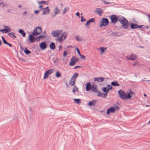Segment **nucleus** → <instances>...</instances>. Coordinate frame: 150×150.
I'll return each instance as SVG.
<instances>
[{
	"label": "nucleus",
	"instance_id": "1",
	"mask_svg": "<svg viewBox=\"0 0 150 150\" xmlns=\"http://www.w3.org/2000/svg\"><path fill=\"white\" fill-rule=\"evenodd\" d=\"M120 98L123 100L130 99L132 98V95L134 94V93L131 90L130 92L125 93L121 89L119 90L118 92Z\"/></svg>",
	"mask_w": 150,
	"mask_h": 150
},
{
	"label": "nucleus",
	"instance_id": "2",
	"mask_svg": "<svg viewBox=\"0 0 150 150\" xmlns=\"http://www.w3.org/2000/svg\"><path fill=\"white\" fill-rule=\"evenodd\" d=\"M118 21L121 23L123 28L127 29L128 28L129 25L128 21L125 18L122 16L119 17Z\"/></svg>",
	"mask_w": 150,
	"mask_h": 150
},
{
	"label": "nucleus",
	"instance_id": "3",
	"mask_svg": "<svg viewBox=\"0 0 150 150\" xmlns=\"http://www.w3.org/2000/svg\"><path fill=\"white\" fill-rule=\"evenodd\" d=\"M119 109V107L117 106L112 107L107 110L106 111V114L107 115H109L110 113H114L116 110H117Z\"/></svg>",
	"mask_w": 150,
	"mask_h": 150
},
{
	"label": "nucleus",
	"instance_id": "4",
	"mask_svg": "<svg viewBox=\"0 0 150 150\" xmlns=\"http://www.w3.org/2000/svg\"><path fill=\"white\" fill-rule=\"evenodd\" d=\"M67 34V32H64L61 35V36L58 37L57 39L60 42H61L63 40L65 39Z\"/></svg>",
	"mask_w": 150,
	"mask_h": 150
},
{
	"label": "nucleus",
	"instance_id": "5",
	"mask_svg": "<svg viewBox=\"0 0 150 150\" xmlns=\"http://www.w3.org/2000/svg\"><path fill=\"white\" fill-rule=\"evenodd\" d=\"M109 21L108 19L105 18H103L100 23V26L101 27L103 26H105L108 24Z\"/></svg>",
	"mask_w": 150,
	"mask_h": 150
},
{
	"label": "nucleus",
	"instance_id": "6",
	"mask_svg": "<svg viewBox=\"0 0 150 150\" xmlns=\"http://www.w3.org/2000/svg\"><path fill=\"white\" fill-rule=\"evenodd\" d=\"M53 72V69H50L46 71L45 73L43 78L44 79H47L49 75Z\"/></svg>",
	"mask_w": 150,
	"mask_h": 150
},
{
	"label": "nucleus",
	"instance_id": "7",
	"mask_svg": "<svg viewBox=\"0 0 150 150\" xmlns=\"http://www.w3.org/2000/svg\"><path fill=\"white\" fill-rule=\"evenodd\" d=\"M94 12L100 16L103 13V10L101 8H97L95 9Z\"/></svg>",
	"mask_w": 150,
	"mask_h": 150
},
{
	"label": "nucleus",
	"instance_id": "8",
	"mask_svg": "<svg viewBox=\"0 0 150 150\" xmlns=\"http://www.w3.org/2000/svg\"><path fill=\"white\" fill-rule=\"evenodd\" d=\"M77 61V58L74 57H72L70 60L69 65L70 66H72L74 65Z\"/></svg>",
	"mask_w": 150,
	"mask_h": 150
},
{
	"label": "nucleus",
	"instance_id": "9",
	"mask_svg": "<svg viewBox=\"0 0 150 150\" xmlns=\"http://www.w3.org/2000/svg\"><path fill=\"white\" fill-rule=\"evenodd\" d=\"M42 31V29L40 27H37L34 30L33 34L35 35H37L40 34Z\"/></svg>",
	"mask_w": 150,
	"mask_h": 150
},
{
	"label": "nucleus",
	"instance_id": "10",
	"mask_svg": "<svg viewBox=\"0 0 150 150\" xmlns=\"http://www.w3.org/2000/svg\"><path fill=\"white\" fill-rule=\"evenodd\" d=\"M112 87L110 85L107 86L106 87H103L102 88L103 91L107 93L109 91L112 89Z\"/></svg>",
	"mask_w": 150,
	"mask_h": 150
},
{
	"label": "nucleus",
	"instance_id": "11",
	"mask_svg": "<svg viewBox=\"0 0 150 150\" xmlns=\"http://www.w3.org/2000/svg\"><path fill=\"white\" fill-rule=\"evenodd\" d=\"M62 30H56L52 32V35L54 37H56L59 35L62 32Z\"/></svg>",
	"mask_w": 150,
	"mask_h": 150
},
{
	"label": "nucleus",
	"instance_id": "12",
	"mask_svg": "<svg viewBox=\"0 0 150 150\" xmlns=\"http://www.w3.org/2000/svg\"><path fill=\"white\" fill-rule=\"evenodd\" d=\"M91 90L92 91L97 93L98 92V90L97 88V86L95 84H93L91 85Z\"/></svg>",
	"mask_w": 150,
	"mask_h": 150
},
{
	"label": "nucleus",
	"instance_id": "13",
	"mask_svg": "<svg viewBox=\"0 0 150 150\" xmlns=\"http://www.w3.org/2000/svg\"><path fill=\"white\" fill-rule=\"evenodd\" d=\"M118 18H118L117 16L115 15H112L110 17V19L112 22L114 23H116L117 22L118 19Z\"/></svg>",
	"mask_w": 150,
	"mask_h": 150
},
{
	"label": "nucleus",
	"instance_id": "14",
	"mask_svg": "<svg viewBox=\"0 0 150 150\" xmlns=\"http://www.w3.org/2000/svg\"><path fill=\"white\" fill-rule=\"evenodd\" d=\"M60 12V10L59 8L57 7H55L54 8V14L52 15V16L53 17L57 15Z\"/></svg>",
	"mask_w": 150,
	"mask_h": 150
},
{
	"label": "nucleus",
	"instance_id": "15",
	"mask_svg": "<svg viewBox=\"0 0 150 150\" xmlns=\"http://www.w3.org/2000/svg\"><path fill=\"white\" fill-rule=\"evenodd\" d=\"M43 14L44 15H46L50 13V10L49 8V7L47 6L46 8H44L42 9Z\"/></svg>",
	"mask_w": 150,
	"mask_h": 150
},
{
	"label": "nucleus",
	"instance_id": "16",
	"mask_svg": "<svg viewBox=\"0 0 150 150\" xmlns=\"http://www.w3.org/2000/svg\"><path fill=\"white\" fill-rule=\"evenodd\" d=\"M126 58L128 59L133 60L137 58V56L134 54H131L130 56H127Z\"/></svg>",
	"mask_w": 150,
	"mask_h": 150
},
{
	"label": "nucleus",
	"instance_id": "17",
	"mask_svg": "<svg viewBox=\"0 0 150 150\" xmlns=\"http://www.w3.org/2000/svg\"><path fill=\"white\" fill-rule=\"evenodd\" d=\"M142 25H138L136 24H132L131 25V28L133 29L140 28L142 27Z\"/></svg>",
	"mask_w": 150,
	"mask_h": 150
},
{
	"label": "nucleus",
	"instance_id": "18",
	"mask_svg": "<svg viewBox=\"0 0 150 150\" xmlns=\"http://www.w3.org/2000/svg\"><path fill=\"white\" fill-rule=\"evenodd\" d=\"M38 3L39 4H40V5L39 6V8L40 9H41L43 6L42 5H41V4H48V2L47 1H38Z\"/></svg>",
	"mask_w": 150,
	"mask_h": 150
},
{
	"label": "nucleus",
	"instance_id": "19",
	"mask_svg": "<svg viewBox=\"0 0 150 150\" xmlns=\"http://www.w3.org/2000/svg\"><path fill=\"white\" fill-rule=\"evenodd\" d=\"M47 46L46 42H42L41 43L40 45V48L42 50L45 49Z\"/></svg>",
	"mask_w": 150,
	"mask_h": 150
},
{
	"label": "nucleus",
	"instance_id": "20",
	"mask_svg": "<svg viewBox=\"0 0 150 150\" xmlns=\"http://www.w3.org/2000/svg\"><path fill=\"white\" fill-rule=\"evenodd\" d=\"M105 79L103 77H96L94 78V80L95 81H97L99 82H102Z\"/></svg>",
	"mask_w": 150,
	"mask_h": 150
},
{
	"label": "nucleus",
	"instance_id": "21",
	"mask_svg": "<svg viewBox=\"0 0 150 150\" xmlns=\"http://www.w3.org/2000/svg\"><path fill=\"white\" fill-rule=\"evenodd\" d=\"M91 85L90 82H88L86 84V90L87 91H89L91 90Z\"/></svg>",
	"mask_w": 150,
	"mask_h": 150
},
{
	"label": "nucleus",
	"instance_id": "22",
	"mask_svg": "<svg viewBox=\"0 0 150 150\" xmlns=\"http://www.w3.org/2000/svg\"><path fill=\"white\" fill-rule=\"evenodd\" d=\"M106 48H105L103 47H101L98 49L97 50L98 51H100V54L101 55L103 54V53H104V51H105L106 50Z\"/></svg>",
	"mask_w": 150,
	"mask_h": 150
},
{
	"label": "nucleus",
	"instance_id": "23",
	"mask_svg": "<svg viewBox=\"0 0 150 150\" xmlns=\"http://www.w3.org/2000/svg\"><path fill=\"white\" fill-rule=\"evenodd\" d=\"M76 80H74V79H71L69 83V84L71 86H73L74 85V84L75 83Z\"/></svg>",
	"mask_w": 150,
	"mask_h": 150
},
{
	"label": "nucleus",
	"instance_id": "24",
	"mask_svg": "<svg viewBox=\"0 0 150 150\" xmlns=\"http://www.w3.org/2000/svg\"><path fill=\"white\" fill-rule=\"evenodd\" d=\"M96 102L97 100H93L90 101L88 103V105L89 106H94L95 105Z\"/></svg>",
	"mask_w": 150,
	"mask_h": 150
},
{
	"label": "nucleus",
	"instance_id": "25",
	"mask_svg": "<svg viewBox=\"0 0 150 150\" xmlns=\"http://www.w3.org/2000/svg\"><path fill=\"white\" fill-rule=\"evenodd\" d=\"M46 37V33L45 32H44L42 33L40 35L39 37H37V38L38 39V41H39L40 40V39H39V38H45Z\"/></svg>",
	"mask_w": 150,
	"mask_h": 150
},
{
	"label": "nucleus",
	"instance_id": "26",
	"mask_svg": "<svg viewBox=\"0 0 150 150\" xmlns=\"http://www.w3.org/2000/svg\"><path fill=\"white\" fill-rule=\"evenodd\" d=\"M29 39L31 42H35V37L32 34H31L29 36Z\"/></svg>",
	"mask_w": 150,
	"mask_h": 150
},
{
	"label": "nucleus",
	"instance_id": "27",
	"mask_svg": "<svg viewBox=\"0 0 150 150\" xmlns=\"http://www.w3.org/2000/svg\"><path fill=\"white\" fill-rule=\"evenodd\" d=\"M107 95V93H100V92H98V94L97 95L98 96H101L102 97H103L104 98H105Z\"/></svg>",
	"mask_w": 150,
	"mask_h": 150
},
{
	"label": "nucleus",
	"instance_id": "28",
	"mask_svg": "<svg viewBox=\"0 0 150 150\" xmlns=\"http://www.w3.org/2000/svg\"><path fill=\"white\" fill-rule=\"evenodd\" d=\"M76 40L78 41H81L83 40V38L78 35H76L75 37Z\"/></svg>",
	"mask_w": 150,
	"mask_h": 150
},
{
	"label": "nucleus",
	"instance_id": "29",
	"mask_svg": "<svg viewBox=\"0 0 150 150\" xmlns=\"http://www.w3.org/2000/svg\"><path fill=\"white\" fill-rule=\"evenodd\" d=\"M79 76L78 73H74L71 77V78L76 80L78 76Z\"/></svg>",
	"mask_w": 150,
	"mask_h": 150
},
{
	"label": "nucleus",
	"instance_id": "30",
	"mask_svg": "<svg viewBox=\"0 0 150 150\" xmlns=\"http://www.w3.org/2000/svg\"><path fill=\"white\" fill-rule=\"evenodd\" d=\"M8 35L10 37L14 39L16 38L14 34L13 33H9L8 34Z\"/></svg>",
	"mask_w": 150,
	"mask_h": 150
},
{
	"label": "nucleus",
	"instance_id": "31",
	"mask_svg": "<svg viewBox=\"0 0 150 150\" xmlns=\"http://www.w3.org/2000/svg\"><path fill=\"white\" fill-rule=\"evenodd\" d=\"M69 10V8L68 7H65L63 10V12H62V14L64 15L65 14L66 12L68 11Z\"/></svg>",
	"mask_w": 150,
	"mask_h": 150
},
{
	"label": "nucleus",
	"instance_id": "32",
	"mask_svg": "<svg viewBox=\"0 0 150 150\" xmlns=\"http://www.w3.org/2000/svg\"><path fill=\"white\" fill-rule=\"evenodd\" d=\"M111 84L112 85L115 86H120V84L116 81L112 82H111Z\"/></svg>",
	"mask_w": 150,
	"mask_h": 150
},
{
	"label": "nucleus",
	"instance_id": "33",
	"mask_svg": "<svg viewBox=\"0 0 150 150\" xmlns=\"http://www.w3.org/2000/svg\"><path fill=\"white\" fill-rule=\"evenodd\" d=\"M50 48L51 50H54L55 49V45L53 42H52L50 45Z\"/></svg>",
	"mask_w": 150,
	"mask_h": 150
},
{
	"label": "nucleus",
	"instance_id": "34",
	"mask_svg": "<svg viewBox=\"0 0 150 150\" xmlns=\"http://www.w3.org/2000/svg\"><path fill=\"white\" fill-rule=\"evenodd\" d=\"M72 90L73 93H74L75 92L78 91V88L76 87V85H75L73 88Z\"/></svg>",
	"mask_w": 150,
	"mask_h": 150
},
{
	"label": "nucleus",
	"instance_id": "35",
	"mask_svg": "<svg viewBox=\"0 0 150 150\" xmlns=\"http://www.w3.org/2000/svg\"><path fill=\"white\" fill-rule=\"evenodd\" d=\"M4 29L6 30L7 32L8 33L11 31V30L9 27L7 26H4Z\"/></svg>",
	"mask_w": 150,
	"mask_h": 150
},
{
	"label": "nucleus",
	"instance_id": "36",
	"mask_svg": "<svg viewBox=\"0 0 150 150\" xmlns=\"http://www.w3.org/2000/svg\"><path fill=\"white\" fill-rule=\"evenodd\" d=\"M18 32L21 33L23 37H25V36L26 34L23 30L20 29L19 30Z\"/></svg>",
	"mask_w": 150,
	"mask_h": 150
},
{
	"label": "nucleus",
	"instance_id": "37",
	"mask_svg": "<svg viewBox=\"0 0 150 150\" xmlns=\"http://www.w3.org/2000/svg\"><path fill=\"white\" fill-rule=\"evenodd\" d=\"M74 102L78 104H79L81 103V100L79 99H74Z\"/></svg>",
	"mask_w": 150,
	"mask_h": 150
},
{
	"label": "nucleus",
	"instance_id": "38",
	"mask_svg": "<svg viewBox=\"0 0 150 150\" xmlns=\"http://www.w3.org/2000/svg\"><path fill=\"white\" fill-rule=\"evenodd\" d=\"M24 52L26 54H28L31 53L30 51L28 50L26 48H25Z\"/></svg>",
	"mask_w": 150,
	"mask_h": 150
},
{
	"label": "nucleus",
	"instance_id": "39",
	"mask_svg": "<svg viewBox=\"0 0 150 150\" xmlns=\"http://www.w3.org/2000/svg\"><path fill=\"white\" fill-rule=\"evenodd\" d=\"M55 76L56 77H60L61 76V74L58 71H56L55 74Z\"/></svg>",
	"mask_w": 150,
	"mask_h": 150
},
{
	"label": "nucleus",
	"instance_id": "40",
	"mask_svg": "<svg viewBox=\"0 0 150 150\" xmlns=\"http://www.w3.org/2000/svg\"><path fill=\"white\" fill-rule=\"evenodd\" d=\"M2 40L3 41V42L5 44H7L8 42H7L6 40H5V38L3 36H2L1 37Z\"/></svg>",
	"mask_w": 150,
	"mask_h": 150
},
{
	"label": "nucleus",
	"instance_id": "41",
	"mask_svg": "<svg viewBox=\"0 0 150 150\" xmlns=\"http://www.w3.org/2000/svg\"><path fill=\"white\" fill-rule=\"evenodd\" d=\"M88 21H89L90 23H92V22H94L95 21V18H92L90 19Z\"/></svg>",
	"mask_w": 150,
	"mask_h": 150
},
{
	"label": "nucleus",
	"instance_id": "42",
	"mask_svg": "<svg viewBox=\"0 0 150 150\" xmlns=\"http://www.w3.org/2000/svg\"><path fill=\"white\" fill-rule=\"evenodd\" d=\"M6 30L5 29L0 30V31L1 32L5 33H8V32H7Z\"/></svg>",
	"mask_w": 150,
	"mask_h": 150
},
{
	"label": "nucleus",
	"instance_id": "43",
	"mask_svg": "<svg viewBox=\"0 0 150 150\" xmlns=\"http://www.w3.org/2000/svg\"><path fill=\"white\" fill-rule=\"evenodd\" d=\"M101 1L105 4H111V3L105 1L104 0H101Z\"/></svg>",
	"mask_w": 150,
	"mask_h": 150
},
{
	"label": "nucleus",
	"instance_id": "44",
	"mask_svg": "<svg viewBox=\"0 0 150 150\" xmlns=\"http://www.w3.org/2000/svg\"><path fill=\"white\" fill-rule=\"evenodd\" d=\"M139 64V63L137 61H136L135 62H134V63L133 64V65L134 66H135L136 65H138Z\"/></svg>",
	"mask_w": 150,
	"mask_h": 150
},
{
	"label": "nucleus",
	"instance_id": "45",
	"mask_svg": "<svg viewBox=\"0 0 150 150\" xmlns=\"http://www.w3.org/2000/svg\"><path fill=\"white\" fill-rule=\"evenodd\" d=\"M76 50L78 54L79 55V56L81 55V54L79 49L77 47L76 48Z\"/></svg>",
	"mask_w": 150,
	"mask_h": 150
},
{
	"label": "nucleus",
	"instance_id": "46",
	"mask_svg": "<svg viewBox=\"0 0 150 150\" xmlns=\"http://www.w3.org/2000/svg\"><path fill=\"white\" fill-rule=\"evenodd\" d=\"M86 21V19L83 17H81V22H84Z\"/></svg>",
	"mask_w": 150,
	"mask_h": 150
},
{
	"label": "nucleus",
	"instance_id": "47",
	"mask_svg": "<svg viewBox=\"0 0 150 150\" xmlns=\"http://www.w3.org/2000/svg\"><path fill=\"white\" fill-rule=\"evenodd\" d=\"M5 6V5L2 3H0V6L1 7H4Z\"/></svg>",
	"mask_w": 150,
	"mask_h": 150
},
{
	"label": "nucleus",
	"instance_id": "48",
	"mask_svg": "<svg viewBox=\"0 0 150 150\" xmlns=\"http://www.w3.org/2000/svg\"><path fill=\"white\" fill-rule=\"evenodd\" d=\"M80 56L81 59H84L86 58V57L83 55H80Z\"/></svg>",
	"mask_w": 150,
	"mask_h": 150
},
{
	"label": "nucleus",
	"instance_id": "49",
	"mask_svg": "<svg viewBox=\"0 0 150 150\" xmlns=\"http://www.w3.org/2000/svg\"><path fill=\"white\" fill-rule=\"evenodd\" d=\"M67 54V52L66 51H64L63 53V56L64 57H65Z\"/></svg>",
	"mask_w": 150,
	"mask_h": 150
},
{
	"label": "nucleus",
	"instance_id": "50",
	"mask_svg": "<svg viewBox=\"0 0 150 150\" xmlns=\"http://www.w3.org/2000/svg\"><path fill=\"white\" fill-rule=\"evenodd\" d=\"M147 16L148 18L149 21L150 23V15L148 14Z\"/></svg>",
	"mask_w": 150,
	"mask_h": 150
},
{
	"label": "nucleus",
	"instance_id": "51",
	"mask_svg": "<svg viewBox=\"0 0 150 150\" xmlns=\"http://www.w3.org/2000/svg\"><path fill=\"white\" fill-rule=\"evenodd\" d=\"M39 10H35L34 11L35 13L36 14H38L39 13Z\"/></svg>",
	"mask_w": 150,
	"mask_h": 150
},
{
	"label": "nucleus",
	"instance_id": "52",
	"mask_svg": "<svg viewBox=\"0 0 150 150\" xmlns=\"http://www.w3.org/2000/svg\"><path fill=\"white\" fill-rule=\"evenodd\" d=\"M90 22H89V21H88L87 22H86V25L87 26H88L89 25V24Z\"/></svg>",
	"mask_w": 150,
	"mask_h": 150
},
{
	"label": "nucleus",
	"instance_id": "53",
	"mask_svg": "<svg viewBox=\"0 0 150 150\" xmlns=\"http://www.w3.org/2000/svg\"><path fill=\"white\" fill-rule=\"evenodd\" d=\"M80 67V66H75V67H74V69H76L79 68Z\"/></svg>",
	"mask_w": 150,
	"mask_h": 150
},
{
	"label": "nucleus",
	"instance_id": "54",
	"mask_svg": "<svg viewBox=\"0 0 150 150\" xmlns=\"http://www.w3.org/2000/svg\"><path fill=\"white\" fill-rule=\"evenodd\" d=\"M79 14H80V13L78 12H77L76 14V16H79V17H80Z\"/></svg>",
	"mask_w": 150,
	"mask_h": 150
},
{
	"label": "nucleus",
	"instance_id": "55",
	"mask_svg": "<svg viewBox=\"0 0 150 150\" xmlns=\"http://www.w3.org/2000/svg\"><path fill=\"white\" fill-rule=\"evenodd\" d=\"M7 45H8L10 47H12V45L11 44H9L8 43H7Z\"/></svg>",
	"mask_w": 150,
	"mask_h": 150
},
{
	"label": "nucleus",
	"instance_id": "56",
	"mask_svg": "<svg viewBox=\"0 0 150 150\" xmlns=\"http://www.w3.org/2000/svg\"><path fill=\"white\" fill-rule=\"evenodd\" d=\"M2 44V42L1 41V40H0V45H1Z\"/></svg>",
	"mask_w": 150,
	"mask_h": 150
},
{
	"label": "nucleus",
	"instance_id": "57",
	"mask_svg": "<svg viewBox=\"0 0 150 150\" xmlns=\"http://www.w3.org/2000/svg\"><path fill=\"white\" fill-rule=\"evenodd\" d=\"M145 28L146 29H148L149 28V27L148 26H145Z\"/></svg>",
	"mask_w": 150,
	"mask_h": 150
},
{
	"label": "nucleus",
	"instance_id": "58",
	"mask_svg": "<svg viewBox=\"0 0 150 150\" xmlns=\"http://www.w3.org/2000/svg\"><path fill=\"white\" fill-rule=\"evenodd\" d=\"M26 12L25 11V12H24V13H23V14H26Z\"/></svg>",
	"mask_w": 150,
	"mask_h": 150
},
{
	"label": "nucleus",
	"instance_id": "59",
	"mask_svg": "<svg viewBox=\"0 0 150 150\" xmlns=\"http://www.w3.org/2000/svg\"><path fill=\"white\" fill-rule=\"evenodd\" d=\"M144 95L145 97H146V95L145 94H144Z\"/></svg>",
	"mask_w": 150,
	"mask_h": 150
},
{
	"label": "nucleus",
	"instance_id": "60",
	"mask_svg": "<svg viewBox=\"0 0 150 150\" xmlns=\"http://www.w3.org/2000/svg\"><path fill=\"white\" fill-rule=\"evenodd\" d=\"M18 7L20 8H21V5H19L18 6Z\"/></svg>",
	"mask_w": 150,
	"mask_h": 150
},
{
	"label": "nucleus",
	"instance_id": "61",
	"mask_svg": "<svg viewBox=\"0 0 150 150\" xmlns=\"http://www.w3.org/2000/svg\"><path fill=\"white\" fill-rule=\"evenodd\" d=\"M62 46H59V48H60H60H62Z\"/></svg>",
	"mask_w": 150,
	"mask_h": 150
},
{
	"label": "nucleus",
	"instance_id": "62",
	"mask_svg": "<svg viewBox=\"0 0 150 150\" xmlns=\"http://www.w3.org/2000/svg\"><path fill=\"white\" fill-rule=\"evenodd\" d=\"M149 106V105H147L146 106V107H148Z\"/></svg>",
	"mask_w": 150,
	"mask_h": 150
}]
</instances>
